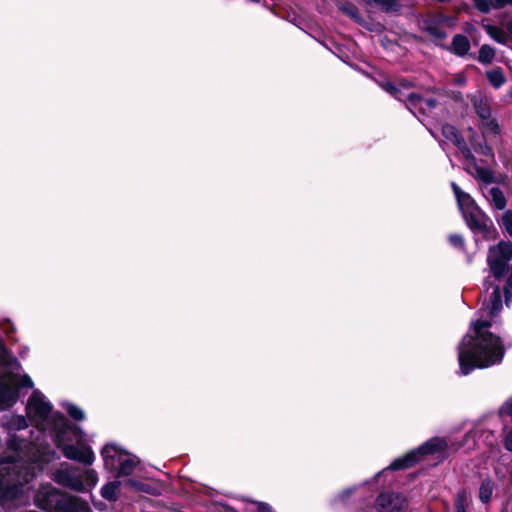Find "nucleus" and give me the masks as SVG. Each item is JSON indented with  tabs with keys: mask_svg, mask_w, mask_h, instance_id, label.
Here are the masks:
<instances>
[{
	"mask_svg": "<svg viewBox=\"0 0 512 512\" xmlns=\"http://www.w3.org/2000/svg\"><path fill=\"white\" fill-rule=\"evenodd\" d=\"M449 242L452 246H454L456 248L464 247V238L460 234H451L449 236Z\"/></svg>",
	"mask_w": 512,
	"mask_h": 512,
	"instance_id": "31",
	"label": "nucleus"
},
{
	"mask_svg": "<svg viewBox=\"0 0 512 512\" xmlns=\"http://www.w3.org/2000/svg\"><path fill=\"white\" fill-rule=\"evenodd\" d=\"M470 503V495L466 490L458 491L455 498V510L456 512H466V507Z\"/></svg>",
	"mask_w": 512,
	"mask_h": 512,
	"instance_id": "23",
	"label": "nucleus"
},
{
	"mask_svg": "<svg viewBox=\"0 0 512 512\" xmlns=\"http://www.w3.org/2000/svg\"><path fill=\"white\" fill-rule=\"evenodd\" d=\"M9 429L11 430H21L27 427V420L24 416H13L9 421Z\"/></svg>",
	"mask_w": 512,
	"mask_h": 512,
	"instance_id": "29",
	"label": "nucleus"
},
{
	"mask_svg": "<svg viewBox=\"0 0 512 512\" xmlns=\"http://www.w3.org/2000/svg\"><path fill=\"white\" fill-rule=\"evenodd\" d=\"M26 413L38 429L35 441L11 435L8 447L17 453V459L0 462V505L8 512L27 503L31 481L55 457V451L44 439L45 432L52 434L66 458L85 465L95 460L91 447L84 443L83 432L70 425L63 415L53 412L52 404L39 390L29 397Z\"/></svg>",
	"mask_w": 512,
	"mask_h": 512,
	"instance_id": "1",
	"label": "nucleus"
},
{
	"mask_svg": "<svg viewBox=\"0 0 512 512\" xmlns=\"http://www.w3.org/2000/svg\"><path fill=\"white\" fill-rule=\"evenodd\" d=\"M480 128L485 137L487 136H497L500 133V127L497 121L490 117L487 120L484 119L480 123Z\"/></svg>",
	"mask_w": 512,
	"mask_h": 512,
	"instance_id": "18",
	"label": "nucleus"
},
{
	"mask_svg": "<svg viewBox=\"0 0 512 512\" xmlns=\"http://www.w3.org/2000/svg\"><path fill=\"white\" fill-rule=\"evenodd\" d=\"M408 503L400 494L383 493L376 500L375 508L378 512H405Z\"/></svg>",
	"mask_w": 512,
	"mask_h": 512,
	"instance_id": "8",
	"label": "nucleus"
},
{
	"mask_svg": "<svg viewBox=\"0 0 512 512\" xmlns=\"http://www.w3.org/2000/svg\"><path fill=\"white\" fill-rule=\"evenodd\" d=\"M476 7L481 11V5L482 3H486L487 0H473Z\"/></svg>",
	"mask_w": 512,
	"mask_h": 512,
	"instance_id": "39",
	"label": "nucleus"
},
{
	"mask_svg": "<svg viewBox=\"0 0 512 512\" xmlns=\"http://www.w3.org/2000/svg\"><path fill=\"white\" fill-rule=\"evenodd\" d=\"M474 108L481 121L491 117V108L485 99H475Z\"/></svg>",
	"mask_w": 512,
	"mask_h": 512,
	"instance_id": "21",
	"label": "nucleus"
},
{
	"mask_svg": "<svg viewBox=\"0 0 512 512\" xmlns=\"http://www.w3.org/2000/svg\"><path fill=\"white\" fill-rule=\"evenodd\" d=\"M507 30L512 34V20L508 22Z\"/></svg>",
	"mask_w": 512,
	"mask_h": 512,
	"instance_id": "41",
	"label": "nucleus"
},
{
	"mask_svg": "<svg viewBox=\"0 0 512 512\" xmlns=\"http://www.w3.org/2000/svg\"><path fill=\"white\" fill-rule=\"evenodd\" d=\"M18 397L17 390L11 379L0 380V406L7 408L12 406Z\"/></svg>",
	"mask_w": 512,
	"mask_h": 512,
	"instance_id": "12",
	"label": "nucleus"
},
{
	"mask_svg": "<svg viewBox=\"0 0 512 512\" xmlns=\"http://www.w3.org/2000/svg\"><path fill=\"white\" fill-rule=\"evenodd\" d=\"M19 385L21 387H27V388H32L33 387V381L32 379L28 376V375H24L20 381H19Z\"/></svg>",
	"mask_w": 512,
	"mask_h": 512,
	"instance_id": "36",
	"label": "nucleus"
},
{
	"mask_svg": "<svg viewBox=\"0 0 512 512\" xmlns=\"http://www.w3.org/2000/svg\"><path fill=\"white\" fill-rule=\"evenodd\" d=\"M451 187L459 210L469 229L475 235H480L482 238H495L496 230L491 219L479 208L474 199L468 193L462 191L455 182L451 183Z\"/></svg>",
	"mask_w": 512,
	"mask_h": 512,
	"instance_id": "3",
	"label": "nucleus"
},
{
	"mask_svg": "<svg viewBox=\"0 0 512 512\" xmlns=\"http://www.w3.org/2000/svg\"><path fill=\"white\" fill-rule=\"evenodd\" d=\"M512 259V244L501 241L489 249L487 262L491 273L497 279L505 275L508 263Z\"/></svg>",
	"mask_w": 512,
	"mask_h": 512,
	"instance_id": "6",
	"label": "nucleus"
},
{
	"mask_svg": "<svg viewBox=\"0 0 512 512\" xmlns=\"http://www.w3.org/2000/svg\"><path fill=\"white\" fill-rule=\"evenodd\" d=\"M258 512H273V511L268 504L258 503Z\"/></svg>",
	"mask_w": 512,
	"mask_h": 512,
	"instance_id": "37",
	"label": "nucleus"
},
{
	"mask_svg": "<svg viewBox=\"0 0 512 512\" xmlns=\"http://www.w3.org/2000/svg\"><path fill=\"white\" fill-rule=\"evenodd\" d=\"M487 79L495 88H500L505 82L506 78L501 68H494L487 72Z\"/></svg>",
	"mask_w": 512,
	"mask_h": 512,
	"instance_id": "19",
	"label": "nucleus"
},
{
	"mask_svg": "<svg viewBox=\"0 0 512 512\" xmlns=\"http://www.w3.org/2000/svg\"><path fill=\"white\" fill-rule=\"evenodd\" d=\"M443 136L451 141L463 154V157L472 158V152L467 147L465 140L460 135L459 131L452 125L445 124L442 126Z\"/></svg>",
	"mask_w": 512,
	"mask_h": 512,
	"instance_id": "10",
	"label": "nucleus"
},
{
	"mask_svg": "<svg viewBox=\"0 0 512 512\" xmlns=\"http://www.w3.org/2000/svg\"><path fill=\"white\" fill-rule=\"evenodd\" d=\"M126 451L114 444H107L101 451L105 467L116 470Z\"/></svg>",
	"mask_w": 512,
	"mask_h": 512,
	"instance_id": "9",
	"label": "nucleus"
},
{
	"mask_svg": "<svg viewBox=\"0 0 512 512\" xmlns=\"http://www.w3.org/2000/svg\"><path fill=\"white\" fill-rule=\"evenodd\" d=\"M119 486L120 483L116 481L105 484L101 489L102 497L109 501H115L117 499Z\"/></svg>",
	"mask_w": 512,
	"mask_h": 512,
	"instance_id": "22",
	"label": "nucleus"
},
{
	"mask_svg": "<svg viewBox=\"0 0 512 512\" xmlns=\"http://www.w3.org/2000/svg\"><path fill=\"white\" fill-rule=\"evenodd\" d=\"M499 225L512 238V210H506L502 214Z\"/></svg>",
	"mask_w": 512,
	"mask_h": 512,
	"instance_id": "26",
	"label": "nucleus"
},
{
	"mask_svg": "<svg viewBox=\"0 0 512 512\" xmlns=\"http://www.w3.org/2000/svg\"><path fill=\"white\" fill-rule=\"evenodd\" d=\"M447 447L448 443L445 439L439 437L432 438L422 444L418 449L412 450L405 456L394 460L388 468L382 471V473L390 469L398 470L410 468L416 464L424 455L443 452L447 449Z\"/></svg>",
	"mask_w": 512,
	"mask_h": 512,
	"instance_id": "5",
	"label": "nucleus"
},
{
	"mask_svg": "<svg viewBox=\"0 0 512 512\" xmlns=\"http://www.w3.org/2000/svg\"><path fill=\"white\" fill-rule=\"evenodd\" d=\"M506 5H512V0H487L486 3H482L481 11L487 13L492 9H500Z\"/></svg>",
	"mask_w": 512,
	"mask_h": 512,
	"instance_id": "25",
	"label": "nucleus"
},
{
	"mask_svg": "<svg viewBox=\"0 0 512 512\" xmlns=\"http://www.w3.org/2000/svg\"><path fill=\"white\" fill-rule=\"evenodd\" d=\"M429 32L435 36V38L437 39H445L447 34L442 31V30H439L437 28H432V27H429L428 28Z\"/></svg>",
	"mask_w": 512,
	"mask_h": 512,
	"instance_id": "35",
	"label": "nucleus"
},
{
	"mask_svg": "<svg viewBox=\"0 0 512 512\" xmlns=\"http://www.w3.org/2000/svg\"><path fill=\"white\" fill-rule=\"evenodd\" d=\"M450 50L458 56L466 55L470 50L469 39L462 34L455 35L453 37Z\"/></svg>",
	"mask_w": 512,
	"mask_h": 512,
	"instance_id": "16",
	"label": "nucleus"
},
{
	"mask_svg": "<svg viewBox=\"0 0 512 512\" xmlns=\"http://www.w3.org/2000/svg\"><path fill=\"white\" fill-rule=\"evenodd\" d=\"M66 410L68 414L75 420H83L85 418L84 412L79 407L73 404H68L66 406Z\"/></svg>",
	"mask_w": 512,
	"mask_h": 512,
	"instance_id": "30",
	"label": "nucleus"
},
{
	"mask_svg": "<svg viewBox=\"0 0 512 512\" xmlns=\"http://www.w3.org/2000/svg\"><path fill=\"white\" fill-rule=\"evenodd\" d=\"M484 195L494 208L503 210L506 207L507 200L500 188L491 187L486 192H484Z\"/></svg>",
	"mask_w": 512,
	"mask_h": 512,
	"instance_id": "15",
	"label": "nucleus"
},
{
	"mask_svg": "<svg viewBox=\"0 0 512 512\" xmlns=\"http://www.w3.org/2000/svg\"><path fill=\"white\" fill-rule=\"evenodd\" d=\"M52 479L62 487L75 492L85 493L92 490L97 482V472L89 468H81L69 463H62L52 474Z\"/></svg>",
	"mask_w": 512,
	"mask_h": 512,
	"instance_id": "4",
	"label": "nucleus"
},
{
	"mask_svg": "<svg viewBox=\"0 0 512 512\" xmlns=\"http://www.w3.org/2000/svg\"><path fill=\"white\" fill-rule=\"evenodd\" d=\"M420 99H421L422 101H419V100L416 98V99L414 100V102H413V103H411L409 100H407V101H408L407 107H408V109H409L410 111H412V114H415V111H413V108H416V107H418V106H419V108H420L421 110H424V109H425V107H427V108H433V107H435V105H436L435 100H432V99L425 100V99H423V98H421V97H420Z\"/></svg>",
	"mask_w": 512,
	"mask_h": 512,
	"instance_id": "28",
	"label": "nucleus"
},
{
	"mask_svg": "<svg viewBox=\"0 0 512 512\" xmlns=\"http://www.w3.org/2000/svg\"><path fill=\"white\" fill-rule=\"evenodd\" d=\"M500 415H508L512 417V398L508 399L499 410Z\"/></svg>",
	"mask_w": 512,
	"mask_h": 512,
	"instance_id": "32",
	"label": "nucleus"
},
{
	"mask_svg": "<svg viewBox=\"0 0 512 512\" xmlns=\"http://www.w3.org/2000/svg\"><path fill=\"white\" fill-rule=\"evenodd\" d=\"M138 459L136 456L134 455H131L129 453H125L123 455V458L121 459V461L119 462V466H118V475L119 476H128L130 475L134 468L136 467V465L138 464Z\"/></svg>",
	"mask_w": 512,
	"mask_h": 512,
	"instance_id": "17",
	"label": "nucleus"
},
{
	"mask_svg": "<svg viewBox=\"0 0 512 512\" xmlns=\"http://www.w3.org/2000/svg\"><path fill=\"white\" fill-rule=\"evenodd\" d=\"M485 298L479 311V318L472 322L470 332L465 335L459 345L458 360L462 375L469 374L475 368H487L499 364L505 349L498 336L488 332L490 319L502 309L500 287L494 285Z\"/></svg>",
	"mask_w": 512,
	"mask_h": 512,
	"instance_id": "2",
	"label": "nucleus"
},
{
	"mask_svg": "<svg viewBox=\"0 0 512 512\" xmlns=\"http://www.w3.org/2000/svg\"><path fill=\"white\" fill-rule=\"evenodd\" d=\"M493 493V485L490 481H483L480 490L479 498L483 503H488Z\"/></svg>",
	"mask_w": 512,
	"mask_h": 512,
	"instance_id": "27",
	"label": "nucleus"
},
{
	"mask_svg": "<svg viewBox=\"0 0 512 512\" xmlns=\"http://www.w3.org/2000/svg\"><path fill=\"white\" fill-rule=\"evenodd\" d=\"M495 57V50L489 45H482L479 50L478 61L483 64H490Z\"/></svg>",
	"mask_w": 512,
	"mask_h": 512,
	"instance_id": "24",
	"label": "nucleus"
},
{
	"mask_svg": "<svg viewBox=\"0 0 512 512\" xmlns=\"http://www.w3.org/2000/svg\"><path fill=\"white\" fill-rule=\"evenodd\" d=\"M383 90L390 93L392 96H394L396 99L400 101L409 100L411 103L414 102V100L417 98L419 101H422L420 99V96L417 94H414L412 92L404 93L401 89L397 88L392 82L385 81L380 84Z\"/></svg>",
	"mask_w": 512,
	"mask_h": 512,
	"instance_id": "14",
	"label": "nucleus"
},
{
	"mask_svg": "<svg viewBox=\"0 0 512 512\" xmlns=\"http://www.w3.org/2000/svg\"><path fill=\"white\" fill-rule=\"evenodd\" d=\"M504 447L512 452V429L504 437Z\"/></svg>",
	"mask_w": 512,
	"mask_h": 512,
	"instance_id": "34",
	"label": "nucleus"
},
{
	"mask_svg": "<svg viewBox=\"0 0 512 512\" xmlns=\"http://www.w3.org/2000/svg\"><path fill=\"white\" fill-rule=\"evenodd\" d=\"M345 12L351 17H356L357 15V9L354 6H349L345 9Z\"/></svg>",
	"mask_w": 512,
	"mask_h": 512,
	"instance_id": "38",
	"label": "nucleus"
},
{
	"mask_svg": "<svg viewBox=\"0 0 512 512\" xmlns=\"http://www.w3.org/2000/svg\"><path fill=\"white\" fill-rule=\"evenodd\" d=\"M466 160L465 164V170L475 177L476 179L484 182V183H492L494 181L493 173L486 168H482L476 164V159L472 155V158L470 157H464Z\"/></svg>",
	"mask_w": 512,
	"mask_h": 512,
	"instance_id": "11",
	"label": "nucleus"
},
{
	"mask_svg": "<svg viewBox=\"0 0 512 512\" xmlns=\"http://www.w3.org/2000/svg\"><path fill=\"white\" fill-rule=\"evenodd\" d=\"M67 495L51 484H45L38 489L35 504L47 512H60Z\"/></svg>",
	"mask_w": 512,
	"mask_h": 512,
	"instance_id": "7",
	"label": "nucleus"
},
{
	"mask_svg": "<svg viewBox=\"0 0 512 512\" xmlns=\"http://www.w3.org/2000/svg\"><path fill=\"white\" fill-rule=\"evenodd\" d=\"M60 512H92V510L86 501L68 494Z\"/></svg>",
	"mask_w": 512,
	"mask_h": 512,
	"instance_id": "13",
	"label": "nucleus"
},
{
	"mask_svg": "<svg viewBox=\"0 0 512 512\" xmlns=\"http://www.w3.org/2000/svg\"><path fill=\"white\" fill-rule=\"evenodd\" d=\"M451 82L458 86H463L466 83V77L464 76V74L459 73L451 78Z\"/></svg>",
	"mask_w": 512,
	"mask_h": 512,
	"instance_id": "33",
	"label": "nucleus"
},
{
	"mask_svg": "<svg viewBox=\"0 0 512 512\" xmlns=\"http://www.w3.org/2000/svg\"><path fill=\"white\" fill-rule=\"evenodd\" d=\"M351 492H352V489H348V490L344 491V492L341 494V497L344 499V498H345V496H346L347 494H350Z\"/></svg>",
	"mask_w": 512,
	"mask_h": 512,
	"instance_id": "40",
	"label": "nucleus"
},
{
	"mask_svg": "<svg viewBox=\"0 0 512 512\" xmlns=\"http://www.w3.org/2000/svg\"><path fill=\"white\" fill-rule=\"evenodd\" d=\"M485 30L488 33V35L491 38H493L495 41H497L498 43H500V44L507 43L508 35L506 34V32L503 29H501L497 26H493V25H486Z\"/></svg>",
	"mask_w": 512,
	"mask_h": 512,
	"instance_id": "20",
	"label": "nucleus"
}]
</instances>
